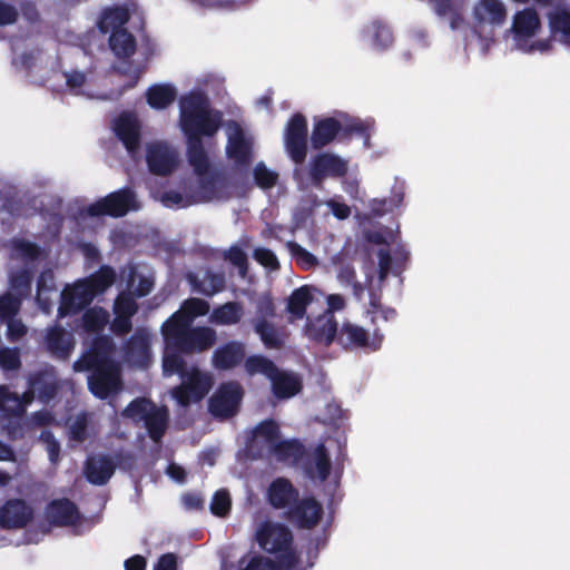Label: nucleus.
Instances as JSON below:
<instances>
[{
    "mask_svg": "<svg viewBox=\"0 0 570 570\" xmlns=\"http://www.w3.org/2000/svg\"><path fill=\"white\" fill-rule=\"evenodd\" d=\"M179 126L186 137V156L197 170L206 168L203 138H213L223 126V112L214 109L206 94L190 91L179 100Z\"/></svg>",
    "mask_w": 570,
    "mask_h": 570,
    "instance_id": "nucleus-1",
    "label": "nucleus"
},
{
    "mask_svg": "<svg viewBox=\"0 0 570 570\" xmlns=\"http://www.w3.org/2000/svg\"><path fill=\"white\" fill-rule=\"evenodd\" d=\"M161 335L168 348L181 351L185 355L202 354L217 342V333L210 326H194L187 322H164Z\"/></svg>",
    "mask_w": 570,
    "mask_h": 570,
    "instance_id": "nucleus-2",
    "label": "nucleus"
},
{
    "mask_svg": "<svg viewBox=\"0 0 570 570\" xmlns=\"http://www.w3.org/2000/svg\"><path fill=\"white\" fill-rule=\"evenodd\" d=\"M259 547L272 554H277V561L283 569L296 567L298 557L292 548L293 533L282 523L265 521L256 532Z\"/></svg>",
    "mask_w": 570,
    "mask_h": 570,
    "instance_id": "nucleus-3",
    "label": "nucleus"
},
{
    "mask_svg": "<svg viewBox=\"0 0 570 570\" xmlns=\"http://www.w3.org/2000/svg\"><path fill=\"white\" fill-rule=\"evenodd\" d=\"M384 341V335L379 328H375L371 334L363 326L344 322L336 337V343L345 351L354 352L362 351L365 353H373L381 350Z\"/></svg>",
    "mask_w": 570,
    "mask_h": 570,
    "instance_id": "nucleus-4",
    "label": "nucleus"
},
{
    "mask_svg": "<svg viewBox=\"0 0 570 570\" xmlns=\"http://www.w3.org/2000/svg\"><path fill=\"white\" fill-rule=\"evenodd\" d=\"M206 168L197 170L191 166L198 177V199L200 202L226 200L230 197L229 183L225 171L212 168L210 159L206 153Z\"/></svg>",
    "mask_w": 570,
    "mask_h": 570,
    "instance_id": "nucleus-5",
    "label": "nucleus"
},
{
    "mask_svg": "<svg viewBox=\"0 0 570 570\" xmlns=\"http://www.w3.org/2000/svg\"><path fill=\"white\" fill-rule=\"evenodd\" d=\"M137 208L136 194L130 188H121L90 204L86 213L91 217H122Z\"/></svg>",
    "mask_w": 570,
    "mask_h": 570,
    "instance_id": "nucleus-6",
    "label": "nucleus"
},
{
    "mask_svg": "<svg viewBox=\"0 0 570 570\" xmlns=\"http://www.w3.org/2000/svg\"><path fill=\"white\" fill-rule=\"evenodd\" d=\"M88 390L99 399L116 396L124 389L121 366L119 363L88 371Z\"/></svg>",
    "mask_w": 570,
    "mask_h": 570,
    "instance_id": "nucleus-7",
    "label": "nucleus"
},
{
    "mask_svg": "<svg viewBox=\"0 0 570 570\" xmlns=\"http://www.w3.org/2000/svg\"><path fill=\"white\" fill-rule=\"evenodd\" d=\"M116 345L110 336L99 335L95 337L89 348L77 360L73 368L78 372L105 367L118 362L114 358Z\"/></svg>",
    "mask_w": 570,
    "mask_h": 570,
    "instance_id": "nucleus-8",
    "label": "nucleus"
},
{
    "mask_svg": "<svg viewBox=\"0 0 570 570\" xmlns=\"http://www.w3.org/2000/svg\"><path fill=\"white\" fill-rule=\"evenodd\" d=\"M307 138L308 127L306 117L301 112H296L288 119L284 131L285 149L296 165H302L306 159Z\"/></svg>",
    "mask_w": 570,
    "mask_h": 570,
    "instance_id": "nucleus-9",
    "label": "nucleus"
},
{
    "mask_svg": "<svg viewBox=\"0 0 570 570\" xmlns=\"http://www.w3.org/2000/svg\"><path fill=\"white\" fill-rule=\"evenodd\" d=\"M244 391L238 382L229 381L222 383L208 401V410L219 419L234 416L243 400Z\"/></svg>",
    "mask_w": 570,
    "mask_h": 570,
    "instance_id": "nucleus-10",
    "label": "nucleus"
},
{
    "mask_svg": "<svg viewBox=\"0 0 570 570\" xmlns=\"http://www.w3.org/2000/svg\"><path fill=\"white\" fill-rule=\"evenodd\" d=\"M348 173V163L332 153L315 155L309 164V179L314 187L321 188L326 178H343Z\"/></svg>",
    "mask_w": 570,
    "mask_h": 570,
    "instance_id": "nucleus-11",
    "label": "nucleus"
},
{
    "mask_svg": "<svg viewBox=\"0 0 570 570\" xmlns=\"http://www.w3.org/2000/svg\"><path fill=\"white\" fill-rule=\"evenodd\" d=\"M323 513V505L314 497H304L287 510L286 518L299 529L311 530L320 523Z\"/></svg>",
    "mask_w": 570,
    "mask_h": 570,
    "instance_id": "nucleus-12",
    "label": "nucleus"
},
{
    "mask_svg": "<svg viewBox=\"0 0 570 570\" xmlns=\"http://www.w3.org/2000/svg\"><path fill=\"white\" fill-rule=\"evenodd\" d=\"M338 327L335 316L331 312H325L314 320L307 318L305 325L306 336L318 344L330 346L338 335Z\"/></svg>",
    "mask_w": 570,
    "mask_h": 570,
    "instance_id": "nucleus-13",
    "label": "nucleus"
},
{
    "mask_svg": "<svg viewBox=\"0 0 570 570\" xmlns=\"http://www.w3.org/2000/svg\"><path fill=\"white\" fill-rule=\"evenodd\" d=\"M298 498V489L285 476L275 478L266 490V501L276 510H289Z\"/></svg>",
    "mask_w": 570,
    "mask_h": 570,
    "instance_id": "nucleus-14",
    "label": "nucleus"
},
{
    "mask_svg": "<svg viewBox=\"0 0 570 570\" xmlns=\"http://www.w3.org/2000/svg\"><path fill=\"white\" fill-rule=\"evenodd\" d=\"M234 132L229 135L226 154L239 168H248L253 160L252 144L245 138L243 128L236 121H232Z\"/></svg>",
    "mask_w": 570,
    "mask_h": 570,
    "instance_id": "nucleus-15",
    "label": "nucleus"
},
{
    "mask_svg": "<svg viewBox=\"0 0 570 570\" xmlns=\"http://www.w3.org/2000/svg\"><path fill=\"white\" fill-rule=\"evenodd\" d=\"M33 518V510L21 499L8 500L0 508V527L2 529H22Z\"/></svg>",
    "mask_w": 570,
    "mask_h": 570,
    "instance_id": "nucleus-16",
    "label": "nucleus"
},
{
    "mask_svg": "<svg viewBox=\"0 0 570 570\" xmlns=\"http://www.w3.org/2000/svg\"><path fill=\"white\" fill-rule=\"evenodd\" d=\"M94 299V294H90L83 283L79 281L72 287L62 291L58 314L60 317L78 314Z\"/></svg>",
    "mask_w": 570,
    "mask_h": 570,
    "instance_id": "nucleus-17",
    "label": "nucleus"
},
{
    "mask_svg": "<svg viewBox=\"0 0 570 570\" xmlns=\"http://www.w3.org/2000/svg\"><path fill=\"white\" fill-rule=\"evenodd\" d=\"M114 130L128 153L134 154L140 147V124L131 112L120 114L114 121Z\"/></svg>",
    "mask_w": 570,
    "mask_h": 570,
    "instance_id": "nucleus-18",
    "label": "nucleus"
},
{
    "mask_svg": "<svg viewBox=\"0 0 570 570\" xmlns=\"http://www.w3.org/2000/svg\"><path fill=\"white\" fill-rule=\"evenodd\" d=\"M146 161L151 174L167 176L177 166L175 153L163 142L150 144L147 148Z\"/></svg>",
    "mask_w": 570,
    "mask_h": 570,
    "instance_id": "nucleus-19",
    "label": "nucleus"
},
{
    "mask_svg": "<svg viewBox=\"0 0 570 570\" xmlns=\"http://www.w3.org/2000/svg\"><path fill=\"white\" fill-rule=\"evenodd\" d=\"M150 338L144 328H138L125 343L124 356L134 366L145 367L150 361Z\"/></svg>",
    "mask_w": 570,
    "mask_h": 570,
    "instance_id": "nucleus-20",
    "label": "nucleus"
},
{
    "mask_svg": "<svg viewBox=\"0 0 570 570\" xmlns=\"http://www.w3.org/2000/svg\"><path fill=\"white\" fill-rule=\"evenodd\" d=\"M48 521L56 527H70L78 523L80 512L75 502L62 498L52 500L46 509Z\"/></svg>",
    "mask_w": 570,
    "mask_h": 570,
    "instance_id": "nucleus-21",
    "label": "nucleus"
},
{
    "mask_svg": "<svg viewBox=\"0 0 570 570\" xmlns=\"http://www.w3.org/2000/svg\"><path fill=\"white\" fill-rule=\"evenodd\" d=\"M29 387L32 393H36L37 397L45 403L55 399L59 390L55 367H46L31 374L29 377Z\"/></svg>",
    "mask_w": 570,
    "mask_h": 570,
    "instance_id": "nucleus-22",
    "label": "nucleus"
},
{
    "mask_svg": "<svg viewBox=\"0 0 570 570\" xmlns=\"http://www.w3.org/2000/svg\"><path fill=\"white\" fill-rule=\"evenodd\" d=\"M245 345L238 341H230L217 347L212 355V364L216 370H232L245 360Z\"/></svg>",
    "mask_w": 570,
    "mask_h": 570,
    "instance_id": "nucleus-23",
    "label": "nucleus"
},
{
    "mask_svg": "<svg viewBox=\"0 0 570 570\" xmlns=\"http://www.w3.org/2000/svg\"><path fill=\"white\" fill-rule=\"evenodd\" d=\"M45 343L48 352L60 360L69 358L75 348L73 335L60 325H55L47 331Z\"/></svg>",
    "mask_w": 570,
    "mask_h": 570,
    "instance_id": "nucleus-24",
    "label": "nucleus"
},
{
    "mask_svg": "<svg viewBox=\"0 0 570 570\" xmlns=\"http://www.w3.org/2000/svg\"><path fill=\"white\" fill-rule=\"evenodd\" d=\"M342 124L334 117H325L315 121L311 134V145L315 150H320L337 137L341 138Z\"/></svg>",
    "mask_w": 570,
    "mask_h": 570,
    "instance_id": "nucleus-25",
    "label": "nucleus"
},
{
    "mask_svg": "<svg viewBox=\"0 0 570 570\" xmlns=\"http://www.w3.org/2000/svg\"><path fill=\"white\" fill-rule=\"evenodd\" d=\"M116 464L108 455H98L87 459L85 463V475L89 483L105 485L114 475Z\"/></svg>",
    "mask_w": 570,
    "mask_h": 570,
    "instance_id": "nucleus-26",
    "label": "nucleus"
},
{
    "mask_svg": "<svg viewBox=\"0 0 570 570\" xmlns=\"http://www.w3.org/2000/svg\"><path fill=\"white\" fill-rule=\"evenodd\" d=\"M332 461L326 446L320 443L312 453V461L304 465V471L309 479L326 481L331 474Z\"/></svg>",
    "mask_w": 570,
    "mask_h": 570,
    "instance_id": "nucleus-27",
    "label": "nucleus"
},
{
    "mask_svg": "<svg viewBox=\"0 0 570 570\" xmlns=\"http://www.w3.org/2000/svg\"><path fill=\"white\" fill-rule=\"evenodd\" d=\"M540 26L538 12L532 8H527L514 14L512 31L517 39H528L537 33Z\"/></svg>",
    "mask_w": 570,
    "mask_h": 570,
    "instance_id": "nucleus-28",
    "label": "nucleus"
},
{
    "mask_svg": "<svg viewBox=\"0 0 570 570\" xmlns=\"http://www.w3.org/2000/svg\"><path fill=\"white\" fill-rule=\"evenodd\" d=\"M271 453L283 463H289L296 465L306 455V449L304 444L297 439L278 441L271 449Z\"/></svg>",
    "mask_w": 570,
    "mask_h": 570,
    "instance_id": "nucleus-29",
    "label": "nucleus"
},
{
    "mask_svg": "<svg viewBox=\"0 0 570 570\" xmlns=\"http://www.w3.org/2000/svg\"><path fill=\"white\" fill-rule=\"evenodd\" d=\"M474 17L479 22L501 26L507 19V9L501 0H480L474 7Z\"/></svg>",
    "mask_w": 570,
    "mask_h": 570,
    "instance_id": "nucleus-30",
    "label": "nucleus"
},
{
    "mask_svg": "<svg viewBox=\"0 0 570 570\" xmlns=\"http://www.w3.org/2000/svg\"><path fill=\"white\" fill-rule=\"evenodd\" d=\"M194 291L205 295L213 296L219 292H223L226 287V278L224 273H215L212 269H207L204 273L203 278H198L196 275L190 274L188 276Z\"/></svg>",
    "mask_w": 570,
    "mask_h": 570,
    "instance_id": "nucleus-31",
    "label": "nucleus"
},
{
    "mask_svg": "<svg viewBox=\"0 0 570 570\" xmlns=\"http://www.w3.org/2000/svg\"><path fill=\"white\" fill-rule=\"evenodd\" d=\"M269 381L272 382L273 394L278 400L293 397L302 390V382L298 376L282 372L279 368H277V373Z\"/></svg>",
    "mask_w": 570,
    "mask_h": 570,
    "instance_id": "nucleus-32",
    "label": "nucleus"
},
{
    "mask_svg": "<svg viewBox=\"0 0 570 570\" xmlns=\"http://www.w3.org/2000/svg\"><path fill=\"white\" fill-rule=\"evenodd\" d=\"M313 288L303 285L295 288L287 298L286 312L291 321L303 320L306 315L307 306L313 302Z\"/></svg>",
    "mask_w": 570,
    "mask_h": 570,
    "instance_id": "nucleus-33",
    "label": "nucleus"
},
{
    "mask_svg": "<svg viewBox=\"0 0 570 570\" xmlns=\"http://www.w3.org/2000/svg\"><path fill=\"white\" fill-rule=\"evenodd\" d=\"M379 256V278L384 281L392 271L393 258L391 253L386 248H380L377 252ZM409 259V253L403 248L399 247L394 252V269L395 275H400L405 268V264Z\"/></svg>",
    "mask_w": 570,
    "mask_h": 570,
    "instance_id": "nucleus-34",
    "label": "nucleus"
},
{
    "mask_svg": "<svg viewBox=\"0 0 570 570\" xmlns=\"http://www.w3.org/2000/svg\"><path fill=\"white\" fill-rule=\"evenodd\" d=\"M117 279L116 271L109 265H101L98 271L81 279L94 298L104 294Z\"/></svg>",
    "mask_w": 570,
    "mask_h": 570,
    "instance_id": "nucleus-35",
    "label": "nucleus"
},
{
    "mask_svg": "<svg viewBox=\"0 0 570 570\" xmlns=\"http://www.w3.org/2000/svg\"><path fill=\"white\" fill-rule=\"evenodd\" d=\"M108 43L112 53L119 59L132 57L137 48L136 38L126 28L112 30Z\"/></svg>",
    "mask_w": 570,
    "mask_h": 570,
    "instance_id": "nucleus-36",
    "label": "nucleus"
},
{
    "mask_svg": "<svg viewBox=\"0 0 570 570\" xmlns=\"http://www.w3.org/2000/svg\"><path fill=\"white\" fill-rule=\"evenodd\" d=\"M183 382L179 384V391L190 390L195 393L196 401H202L213 386L210 376L200 372L197 367L189 370L184 376Z\"/></svg>",
    "mask_w": 570,
    "mask_h": 570,
    "instance_id": "nucleus-37",
    "label": "nucleus"
},
{
    "mask_svg": "<svg viewBox=\"0 0 570 570\" xmlns=\"http://www.w3.org/2000/svg\"><path fill=\"white\" fill-rule=\"evenodd\" d=\"M209 312V304L202 298H188L180 308L173 313L165 322L178 323L187 322L193 324L198 316H204Z\"/></svg>",
    "mask_w": 570,
    "mask_h": 570,
    "instance_id": "nucleus-38",
    "label": "nucleus"
},
{
    "mask_svg": "<svg viewBox=\"0 0 570 570\" xmlns=\"http://www.w3.org/2000/svg\"><path fill=\"white\" fill-rule=\"evenodd\" d=\"M177 97L176 88L170 83H157L146 91L147 104L156 110H161L171 105Z\"/></svg>",
    "mask_w": 570,
    "mask_h": 570,
    "instance_id": "nucleus-39",
    "label": "nucleus"
},
{
    "mask_svg": "<svg viewBox=\"0 0 570 570\" xmlns=\"http://www.w3.org/2000/svg\"><path fill=\"white\" fill-rule=\"evenodd\" d=\"M129 19L130 12L128 8L125 6H116L102 12L98 21V28L102 33L111 32L118 28H124Z\"/></svg>",
    "mask_w": 570,
    "mask_h": 570,
    "instance_id": "nucleus-40",
    "label": "nucleus"
},
{
    "mask_svg": "<svg viewBox=\"0 0 570 570\" xmlns=\"http://www.w3.org/2000/svg\"><path fill=\"white\" fill-rule=\"evenodd\" d=\"M149 438L159 442L167 429L168 413L166 409L155 406L144 420Z\"/></svg>",
    "mask_w": 570,
    "mask_h": 570,
    "instance_id": "nucleus-41",
    "label": "nucleus"
},
{
    "mask_svg": "<svg viewBox=\"0 0 570 570\" xmlns=\"http://www.w3.org/2000/svg\"><path fill=\"white\" fill-rule=\"evenodd\" d=\"M244 309L238 302H227L216 308L212 313V321L219 325H235L239 323Z\"/></svg>",
    "mask_w": 570,
    "mask_h": 570,
    "instance_id": "nucleus-42",
    "label": "nucleus"
},
{
    "mask_svg": "<svg viewBox=\"0 0 570 570\" xmlns=\"http://www.w3.org/2000/svg\"><path fill=\"white\" fill-rule=\"evenodd\" d=\"M255 333L267 348H281L284 340L279 330L269 321L252 322Z\"/></svg>",
    "mask_w": 570,
    "mask_h": 570,
    "instance_id": "nucleus-43",
    "label": "nucleus"
},
{
    "mask_svg": "<svg viewBox=\"0 0 570 570\" xmlns=\"http://www.w3.org/2000/svg\"><path fill=\"white\" fill-rule=\"evenodd\" d=\"M183 355L185 354L181 351L168 348L165 345L163 357V371L165 375L178 374L181 377L189 371Z\"/></svg>",
    "mask_w": 570,
    "mask_h": 570,
    "instance_id": "nucleus-44",
    "label": "nucleus"
},
{
    "mask_svg": "<svg viewBox=\"0 0 570 570\" xmlns=\"http://www.w3.org/2000/svg\"><path fill=\"white\" fill-rule=\"evenodd\" d=\"M276 364L266 356L252 355L245 360V370L249 375L263 374L268 380L277 373Z\"/></svg>",
    "mask_w": 570,
    "mask_h": 570,
    "instance_id": "nucleus-45",
    "label": "nucleus"
},
{
    "mask_svg": "<svg viewBox=\"0 0 570 570\" xmlns=\"http://www.w3.org/2000/svg\"><path fill=\"white\" fill-rule=\"evenodd\" d=\"M10 248L17 257L27 262H35L42 254V249L38 244L24 238H12L10 240Z\"/></svg>",
    "mask_w": 570,
    "mask_h": 570,
    "instance_id": "nucleus-46",
    "label": "nucleus"
},
{
    "mask_svg": "<svg viewBox=\"0 0 570 570\" xmlns=\"http://www.w3.org/2000/svg\"><path fill=\"white\" fill-rule=\"evenodd\" d=\"M32 281L33 273L28 268H21L10 276L9 283L11 289L17 293L14 295L23 299L31 293Z\"/></svg>",
    "mask_w": 570,
    "mask_h": 570,
    "instance_id": "nucleus-47",
    "label": "nucleus"
},
{
    "mask_svg": "<svg viewBox=\"0 0 570 570\" xmlns=\"http://www.w3.org/2000/svg\"><path fill=\"white\" fill-rule=\"evenodd\" d=\"M22 305V299L19 296H16L11 292H6L0 295V321L4 322L7 320L14 318Z\"/></svg>",
    "mask_w": 570,
    "mask_h": 570,
    "instance_id": "nucleus-48",
    "label": "nucleus"
},
{
    "mask_svg": "<svg viewBox=\"0 0 570 570\" xmlns=\"http://www.w3.org/2000/svg\"><path fill=\"white\" fill-rule=\"evenodd\" d=\"M255 314L252 322H268L276 316V305L271 293H264L257 298L255 303Z\"/></svg>",
    "mask_w": 570,
    "mask_h": 570,
    "instance_id": "nucleus-49",
    "label": "nucleus"
},
{
    "mask_svg": "<svg viewBox=\"0 0 570 570\" xmlns=\"http://www.w3.org/2000/svg\"><path fill=\"white\" fill-rule=\"evenodd\" d=\"M112 311L114 314L134 317V315L138 312V304L134 294L129 291L120 292L115 298Z\"/></svg>",
    "mask_w": 570,
    "mask_h": 570,
    "instance_id": "nucleus-50",
    "label": "nucleus"
},
{
    "mask_svg": "<svg viewBox=\"0 0 570 570\" xmlns=\"http://www.w3.org/2000/svg\"><path fill=\"white\" fill-rule=\"evenodd\" d=\"M254 434L256 436H262L272 449L274 444L279 441V425L273 419L264 420L256 425Z\"/></svg>",
    "mask_w": 570,
    "mask_h": 570,
    "instance_id": "nucleus-51",
    "label": "nucleus"
},
{
    "mask_svg": "<svg viewBox=\"0 0 570 570\" xmlns=\"http://www.w3.org/2000/svg\"><path fill=\"white\" fill-rule=\"evenodd\" d=\"M223 258L237 267L238 275L245 278L248 273V257L247 254L237 245L230 246L224 252Z\"/></svg>",
    "mask_w": 570,
    "mask_h": 570,
    "instance_id": "nucleus-52",
    "label": "nucleus"
},
{
    "mask_svg": "<svg viewBox=\"0 0 570 570\" xmlns=\"http://www.w3.org/2000/svg\"><path fill=\"white\" fill-rule=\"evenodd\" d=\"M108 322V313L102 308L87 309L82 315V324L87 331L97 332Z\"/></svg>",
    "mask_w": 570,
    "mask_h": 570,
    "instance_id": "nucleus-53",
    "label": "nucleus"
},
{
    "mask_svg": "<svg viewBox=\"0 0 570 570\" xmlns=\"http://www.w3.org/2000/svg\"><path fill=\"white\" fill-rule=\"evenodd\" d=\"M253 175L255 184L262 189L273 188L278 180V174L268 169L263 161L256 164Z\"/></svg>",
    "mask_w": 570,
    "mask_h": 570,
    "instance_id": "nucleus-54",
    "label": "nucleus"
},
{
    "mask_svg": "<svg viewBox=\"0 0 570 570\" xmlns=\"http://www.w3.org/2000/svg\"><path fill=\"white\" fill-rule=\"evenodd\" d=\"M549 24L553 32H560L570 38V11L558 9L549 17Z\"/></svg>",
    "mask_w": 570,
    "mask_h": 570,
    "instance_id": "nucleus-55",
    "label": "nucleus"
},
{
    "mask_svg": "<svg viewBox=\"0 0 570 570\" xmlns=\"http://www.w3.org/2000/svg\"><path fill=\"white\" fill-rule=\"evenodd\" d=\"M156 405L146 399L132 400L124 410V414L131 419L145 420L149 411Z\"/></svg>",
    "mask_w": 570,
    "mask_h": 570,
    "instance_id": "nucleus-56",
    "label": "nucleus"
},
{
    "mask_svg": "<svg viewBox=\"0 0 570 570\" xmlns=\"http://www.w3.org/2000/svg\"><path fill=\"white\" fill-rule=\"evenodd\" d=\"M21 367L20 352L17 347L0 346V368L17 371Z\"/></svg>",
    "mask_w": 570,
    "mask_h": 570,
    "instance_id": "nucleus-57",
    "label": "nucleus"
},
{
    "mask_svg": "<svg viewBox=\"0 0 570 570\" xmlns=\"http://www.w3.org/2000/svg\"><path fill=\"white\" fill-rule=\"evenodd\" d=\"M0 410L9 413L22 411L19 395L11 392L7 385H0Z\"/></svg>",
    "mask_w": 570,
    "mask_h": 570,
    "instance_id": "nucleus-58",
    "label": "nucleus"
},
{
    "mask_svg": "<svg viewBox=\"0 0 570 570\" xmlns=\"http://www.w3.org/2000/svg\"><path fill=\"white\" fill-rule=\"evenodd\" d=\"M372 30L374 46L381 49H386L391 46L393 42V33L386 24H383L380 21H374L372 23Z\"/></svg>",
    "mask_w": 570,
    "mask_h": 570,
    "instance_id": "nucleus-59",
    "label": "nucleus"
},
{
    "mask_svg": "<svg viewBox=\"0 0 570 570\" xmlns=\"http://www.w3.org/2000/svg\"><path fill=\"white\" fill-rule=\"evenodd\" d=\"M210 511L216 517H226L230 511V497L226 490H218L214 493Z\"/></svg>",
    "mask_w": 570,
    "mask_h": 570,
    "instance_id": "nucleus-60",
    "label": "nucleus"
},
{
    "mask_svg": "<svg viewBox=\"0 0 570 570\" xmlns=\"http://www.w3.org/2000/svg\"><path fill=\"white\" fill-rule=\"evenodd\" d=\"M132 317L127 315L115 314L110 323V330L116 336H125L132 330Z\"/></svg>",
    "mask_w": 570,
    "mask_h": 570,
    "instance_id": "nucleus-61",
    "label": "nucleus"
},
{
    "mask_svg": "<svg viewBox=\"0 0 570 570\" xmlns=\"http://www.w3.org/2000/svg\"><path fill=\"white\" fill-rule=\"evenodd\" d=\"M253 257L263 266L275 269L279 267V262L273 250L258 247L255 248Z\"/></svg>",
    "mask_w": 570,
    "mask_h": 570,
    "instance_id": "nucleus-62",
    "label": "nucleus"
},
{
    "mask_svg": "<svg viewBox=\"0 0 570 570\" xmlns=\"http://www.w3.org/2000/svg\"><path fill=\"white\" fill-rule=\"evenodd\" d=\"M7 323V338L9 342L14 343L21 340L28 332L27 326L21 320L11 318L4 321Z\"/></svg>",
    "mask_w": 570,
    "mask_h": 570,
    "instance_id": "nucleus-63",
    "label": "nucleus"
},
{
    "mask_svg": "<svg viewBox=\"0 0 570 570\" xmlns=\"http://www.w3.org/2000/svg\"><path fill=\"white\" fill-rule=\"evenodd\" d=\"M281 568L278 561H273L263 556H255L242 570H279Z\"/></svg>",
    "mask_w": 570,
    "mask_h": 570,
    "instance_id": "nucleus-64",
    "label": "nucleus"
}]
</instances>
